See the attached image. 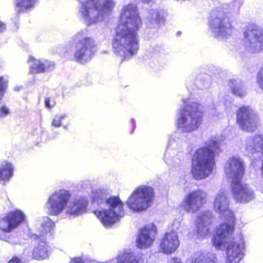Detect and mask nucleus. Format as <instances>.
Segmentation results:
<instances>
[{"label":"nucleus","mask_w":263,"mask_h":263,"mask_svg":"<svg viewBox=\"0 0 263 263\" xmlns=\"http://www.w3.org/2000/svg\"><path fill=\"white\" fill-rule=\"evenodd\" d=\"M13 166L7 161H4L0 165V181L9 180L13 175Z\"/></svg>","instance_id":"nucleus-26"},{"label":"nucleus","mask_w":263,"mask_h":263,"mask_svg":"<svg viewBox=\"0 0 263 263\" xmlns=\"http://www.w3.org/2000/svg\"><path fill=\"white\" fill-rule=\"evenodd\" d=\"M246 151L248 154H258L263 155V136L255 135L246 140L245 143Z\"/></svg>","instance_id":"nucleus-21"},{"label":"nucleus","mask_w":263,"mask_h":263,"mask_svg":"<svg viewBox=\"0 0 263 263\" xmlns=\"http://www.w3.org/2000/svg\"><path fill=\"white\" fill-rule=\"evenodd\" d=\"M224 172L231 184L240 182L245 172L243 160L238 156L230 157L225 164Z\"/></svg>","instance_id":"nucleus-12"},{"label":"nucleus","mask_w":263,"mask_h":263,"mask_svg":"<svg viewBox=\"0 0 263 263\" xmlns=\"http://www.w3.org/2000/svg\"><path fill=\"white\" fill-rule=\"evenodd\" d=\"M242 4V0H235L228 5V12L231 13H238L240 8Z\"/></svg>","instance_id":"nucleus-31"},{"label":"nucleus","mask_w":263,"mask_h":263,"mask_svg":"<svg viewBox=\"0 0 263 263\" xmlns=\"http://www.w3.org/2000/svg\"><path fill=\"white\" fill-rule=\"evenodd\" d=\"M79 34H80V33H78V34L77 35V36L79 35Z\"/></svg>","instance_id":"nucleus-47"},{"label":"nucleus","mask_w":263,"mask_h":263,"mask_svg":"<svg viewBox=\"0 0 263 263\" xmlns=\"http://www.w3.org/2000/svg\"><path fill=\"white\" fill-rule=\"evenodd\" d=\"M94 47V41L91 37H85L79 40L75 45L74 60L81 64L86 62L92 57V49Z\"/></svg>","instance_id":"nucleus-13"},{"label":"nucleus","mask_w":263,"mask_h":263,"mask_svg":"<svg viewBox=\"0 0 263 263\" xmlns=\"http://www.w3.org/2000/svg\"><path fill=\"white\" fill-rule=\"evenodd\" d=\"M205 144L207 147L197 149L194 156L192 172L197 180L208 177L213 173L215 166L214 152L219 151V144L216 140L211 139Z\"/></svg>","instance_id":"nucleus-3"},{"label":"nucleus","mask_w":263,"mask_h":263,"mask_svg":"<svg viewBox=\"0 0 263 263\" xmlns=\"http://www.w3.org/2000/svg\"><path fill=\"white\" fill-rule=\"evenodd\" d=\"M70 198V193L67 191L55 192L48 198L47 204L49 214L57 215L65 208Z\"/></svg>","instance_id":"nucleus-14"},{"label":"nucleus","mask_w":263,"mask_h":263,"mask_svg":"<svg viewBox=\"0 0 263 263\" xmlns=\"http://www.w3.org/2000/svg\"><path fill=\"white\" fill-rule=\"evenodd\" d=\"M140 230H157V228L153 223H149L145 224Z\"/></svg>","instance_id":"nucleus-38"},{"label":"nucleus","mask_w":263,"mask_h":263,"mask_svg":"<svg viewBox=\"0 0 263 263\" xmlns=\"http://www.w3.org/2000/svg\"><path fill=\"white\" fill-rule=\"evenodd\" d=\"M109 1L102 3L100 0H89L82 4L80 12L82 17L89 26L96 24L103 17L105 9L110 10L111 6Z\"/></svg>","instance_id":"nucleus-9"},{"label":"nucleus","mask_w":263,"mask_h":263,"mask_svg":"<svg viewBox=\"0 0 263 263\" xmlns=\"http://www.w3.org/2000/svg\"><path fill=\"white\" fill-rule=\"evenodd\" d=\"M3 220L7 223V229H3L2 230H11L25 221L26 216L21 210H15L8 212Z\"/></svg>","instance_id":"nucleus-20"},{"label":"nucleus","mask_w":263,"mask_h":263,"mask_svg":"<svg viewBox=\"0 0 263 263\" xmlns=\"http://www.w3.org/2000/svg\"><path fill=\"white\" fill-rule=\"evenodd\" d=\"M230 199L226 192L220 190L216 195L213 201V209L218 213L223 221L219 224L217 230H234L235 218L233 212L230 209Z\"/></svg>","instance_id":"nucleus-5"},{"label":"nucleus","mask_w":263,"mask_h":263,"mask_svg":"<svg viewBox=\"0 0 263 263\" xmlns=\"http://www.w3.org/2000/svg\"><path fill=\"white\" fill-rule=\"evenodd\" d=\"M9 114V108L5 105H3L0 107V117H4Z\"/></svg>","instance_id":"nucleus-37"},{"label":"nucleus","mask_w":263,"mask_h":263,"mask_svg":"<svg viewBox=\"0 0 263 263\" xmlns=\"http://www.w3.org/2000/svg\"><path fill=\"white\" fill-rule=\"evenodd\" d=\"M234 198L237 202L246 203L254 198L253 191L247 184H242L240 182L231 184Z\"/></svg>","instance_id":"nucleus-17"},{"label":"nucleus","mask_w":263,"mask_h":263,"mask_svg":"<svg viewBox=\"0 0 263 263\" xmlns=\"http://www.w3.org/2000/svg\"><path fill=\"white\" fill-rule=\"evenodd\" d=\"M6 30V24L0 21V33L4 32Z\"/></svg>","instance_id":"nucleus-42"},{"label":"nucleus","mask_w":263,"mask_h":263,"mask_svg":"<svg viewBox=\"0 0 263 263\" xmlns=\"http://www.w3.org/2000/svg\"><path fill=\"white\" fill-rule=\"evenodd\" d=\"M209 26L213 35L219 39L227 38L232 32L229 18L222 8H217L212 10Z\"/></svg>","instance_id":"nucleus-6"},{"label":"nucleus","mask_w":263,"mask_h":263,"mask_svg":"<svg viewBox=\"0 0 263 263\" xmlns=\"http://www.w3.org/2000/svg\"><path fill=\"white\" fill-rule=\"evenodd\" d=\"M155 197L153 189L146 185L136 187L126 201L127 206L135 212L142 211L148 208Z\"/></svg>","instance_id":"nucleus-8"},{"label":"nucleus","mask_w":263,"mask_h":263,"mask_svg":"<svg viewBox=\"0 0 263 263\" xmlns=\"http://www.w3.org/2000/svg\"><path fill=\"white\" fill-rule=\"evenodd\" d=\"M251 164L254 168H256V167H259L260 165L261 164V169L262 174L263 175V161L262 162L259 159H257V160H256V161L253 160Z\"/></svg>","instance_id":"nucleus-39"},{"label":"nucleus","mask_w":263,"mask_h":263,"mask_svg":"<svg viewBox=\"0 0 263 263\" xmlns=\"http://www.w3.org/2000/svg\"><path fill=\"white\" fill-rule=\"evenodd\" d=\"M257 81L259 87L263 91V68L261 69L258 73Z\"/></svg>","instance_id":"nucleus-36"},{"label":"nucleus","mask_w":263,"mask_h":263,"mask_svg":"<svg viewBox=\"0 0 263 263\" xmlns=\"http://www.w3.org/2000/svg\"><path fill=\"white\" fill-rule=\"evenodd\" d=\"M0 240L12 243L18 242V238L15 231H0Z\"/></svg>","instance_id":"nucleus-29"},{"label":"nucleus","mask_w":263,"mask_h":263,"mask_svg":"<svg viewBox=\"0 0 263 263\" xmlns=\"http://www.w3.org/2000/svg\"><path fill=\"white\" fill-rule=\"evenodd\" d=\"M182 109V132H191L202 123L203 112L196 102H187Z\"/></svg>","instance_id":"nucleus-7"},{"label":"nucleus","mask_w":263,"mask_h":263,"mask_svg":"<svg viewBox=\"0 0 263 263\" xmlns=\"http://www.w3.org/2000/svg\"><path fill=\"white\" fill-rule=\"evenodd\" d=\"M229 85L232 93L235 96L242 98L246 95V88L240 80H231Z\"/></svg>","instance_id":"nucleus-25"},{"label":"nucleus","mask_w":263,"mask_h":263,"mask_svg":"<svg viewBox=\"0 0 263 263\" xmlns=\"http://www.w3.org/2000/svg\"><path fill=\"white\" fill-rule=\"evenodd\" d=\"M203 231H193V232H195L196 233H197V235H199L200 234V233H201Z\"/></svg>","instance_id":"nucleus-46"},{"label":"nucleus","mask_w":263,"mask_h":263,"mask_svg":"<svg viewBox=\"0 0 263 263\" xmlns=\"http://www.w3.org/2000/svg\"><path fill=\"white\" fill-rule=\"evenodd\" d=\"M237 122L240 128L252 132L257 128L258 119L254 111L249 106L240 107L236 112Z\"/></svg>","instance_id":"nucleus-11"},{"label":"nucleus","mask_w":263,"mask_h":263,"mask_svg":"<svg viewBox=\"0 0 263 263\" xmlns=\"http://www.w3.org/2000/svg\"><path fill=\"white\" fill-rule=\"evenodd\" d=\"M180 242L175 231L165 233L159 245V251L166 254L174 252L179 247Z\"/></svg>","instance_id":"nucleus-18"},{"label":"nucleus","mask_w":263,"mask_h":263,"mask_svg":"<svg viewBox=\"0 0 263 263\" xmlns=\"http://www.w3.org/2000/svg\"><path fill=\"white\" fill-rule=\"evenodd\" d=\"M65 117V115L57 116L52 121V125L55 127H60L61 125V120Z\"/></svg>","instance_id":"nucleus-34"},{"label":"nucleus","mask_w":263,"mask_h":263,"mask_svg":"<svg viewBox=\"0 0 263 263\" xmlns=\"http://www.w3.org/2000/svg\"><path fill=\"white\" fill-rule=\"evenodd\" d=\"M259 190L263 193V184H261L259 187Z\"/></svg>","instance_id":"nucleus-45"},{"label":"nucleus","mask_w":263,"mask_h":263,"mask_svg":"<svg viewBox=\"0 0 263 263\" xmlns=\"http://www.w3.org/2000/svg\"><path fill=\"white\" fill-rule=\"evenodd\" d=\"M206 196V193L202 190L191 192L184 198V209L188 212H194L202 205Z\"/></svg>","instance_id":"nucleus-16"},{"label":"nucleus","mask_w":263,"mask_h":263,"mask_svg":"<svg viewBox=\"0 0 263 263\" xmlns=\"http://www.w3.org/2000/svg\"><path fill=\"white\" fill-rule=\"evenodd\" d=\"M172 263H181V259L179 258H174Z\"/></svg>","instance_id":"nucleus-43"},{"label":"nucleus","mask_w":263,"mask_h":263,"mask_svg":"<svg viewBox=\"0 0 263 263\" xmlns=\"http://www.w3.org/2000/svg\"><path fill=\"white\" fill-rule=\"evenodd\" d=\"M212 243L216 250L226 252V263H237L243 257L245 241L239 231H216Z\"/></svg>","instance_id":"nucleus-2"},{"label":"nucleus","mask_w":263,"mask_h":263,"mask_svg":"<svg viewBox=\"0 0 263 263\" xmlns=\"http://www.w3.org/2000/svg\"><path fill=\"white\" fill-rule=\"evenodd\" d=\"M193 263H218V260L215 254L208 253L205 256L196 258Z\"/></svg>","instance_id":"nucleus-30"},{"label":"nucleus","mask_w":263,"mask_h":263,"mask_svg":"<svg viewBox=\"0 0 263 263\" xmlns=\"http://www.w3.org/2000/svg\"><path fill=\"white\" fill-rule=\"evenodd\" d=\"M212 214L210 211H200L198 214L195 220V223L198 228V230H209V226L212 221Z\"/></svg>","instance_id":"nucleus-23"},{"label":"nucleus","mask_w":263,"mask_h":263,"mask_svg":"<svg viewBox=\"0 0 263 263\" xmlns=\"http://www.w3.org/2000/svg\"><path fill=\"white\" fill-rule=\"evenodd\" d=\"M87 202L83 200H77L69 206L67 213L71 215H79L85 211Z\"/></svg>","instance_id":"nucleus-28"},{"label":"nucleus","mask_w":263,"mask_h":263,"mask_svg":"<svg viewBox=\"0 0 263 263\" xmlns=\"http://www.w3.org/2000/svg\"><path fill=\"white\" fill-rule=\"evenodd\" d=\"M8 82L4 80L3 76L0 77V104L2 103L3 97L7 87Z\"/></svg>","instance_id":"nucleus-32"},{"label":"nucleus","mask_w":263,"mask_h":263,"mask_svg":"<svg viewBox=\"0 0 263 263\" xmlns=\"http://www.w3.org/2000/svg\"><path fill=\"white\" fill-rule=\"evenodd\" d=\"M244 45L252 53L260 52L263 49V28L256 24H249L243 32Z\"/></svg>","instance_id":"nucleus-10"},{"label":"nucleus","mask_w":263,"mask_h":263,"mask_svg":"<svg viewBox=\"0 0 263 263\" xmlns=\"http://www.w3.org/2000/svg\"><path fill=\"white\" fill-rule=\"evenodd\" d=\"M36 232H37V233H31L30 237L33 240H41V242L34 248L32 253V256L35 259L43 260L48 257L50 252L49 246L44 241V235L46 234V231Z\"/></svg>","instance_id":"nucleus-15"},{"label":"nucleus","mask_w":263,"mask_h":263,"mask_svg":"<svg viewBox=\"0 0 263 263\" xmlns=\"http://www.w3.org/2000/svg\"><path fill=\"white\" fill-rule=\"evenodd\" d=\"M42 226L43 230H52L54 228L55 224L49 218H47L42 223Z\"/></svg>","instance_id":"nucleus-33"},{"label":"nucleus","mask_w":263,"mask_h":263,"mask_svg":"<svg viewBox=\"0 0 263 263\" xmlns=\"http://www.w3.org/2000/svg\"><path fill=\"white\" fill-rule=\"evenodd\" d=\"M140 1L144 3H149L150 2L153 1V0H140Z\"/></svg>","instance_id":"nucleus-44"},{"label":"nucleus","mask_w":263,"mask_h":263,"mask_svg":"<svg viewBox=\"0 0 263 263\" xmlns=\"http://www.w3.org/2000/svg\"><path fill=\"white\" fill-rule=\"evenodd\" d=\"M36 0H14L15 10L18 14L33 8Z\"/></svg>","instance_id":"nucleus-27"},{"label":"nucleus","mask_w":263,"mask_h":263,"mask_svg":"<svg viewBox=\"0 0 263 263\" xmlns=\"http://www.w3.org/2000/svg\"><path fill=\"white\" fill-rule=\"evenodd\" d=\"M92 202L98 205L105 202L108 209L95 210L93 213L106 227L111 226L125 214L124 203L118 196H110L104 199L99 195L93 197Z\"/></svg>","instance_id":"nucleus-4"},{"label":"nucleus","mask_w":263,"mask_h":263,"mask_svg":"<svg viewBox=\"0 0 263 263\" xmlns=\"http://www.w3.org/2000/svg\"><path fill=\"white\" fill-rule=\"evenodd\" d=\"M69 263H84L80 257H74L72 259Z\"/></svg>","instance_id":"nucleus-40"},{"label":"nucleus","mask_w":263,"mask_h":263,"mask_svg":"<svg viewBox=\"0 0 263 263\" xmlns=\"http://www.w3.org/2000/svg\"><path fill=\"white\" fill-rule=\"evenodd\" d=\"M56 102L54 99L51 100L50 97H46L45 98V107L48 109H51L52 107L55 106Z\"/></svg>","instance_id":"nucleus-35"},{"label":"nucleus","mask_w":263,"mask_h":263,"mask_svg":"<svg viewBox=\"0 0 263 263\" xmlns=\"http://www.w3.org/2000/svg\"><path fill=\"white\" fill-rule=\"evenodd\" d=\"M28 62H33L29 67V73L31 74L48 72L53 70L55 67L53 61L47 59L37 60L32 56L29 57Z\"/></svg>","instance_id":"nucleus-19"},{"label":"nucleus","mask_w":263,"mask_h":263,"mask_svg":"<svg viewBox=\"0 0 263 263\" xmlns=\"http://www.w3.org/2000/svg\"><path fill=\"white\" fill-rule=\"evenodd\" d=\"M118 263H144L145 259L142 254L136 255L132 251L124 252L117 258Z\"/></svg>","instance_id":"nucleus-24"},{"label":"nucleus","mask_w":263,"mask_h":263,"mask_svg":"<svg viewBox=\"0 0 263 263\" xmlns=\"http://www.w3.org/2000/svg\"><path fill=\"white\" fill-rule=\"evenodd\" d=\"M156 236L157 231H140L136 238L137 247L141 249L148 248L154 242Z\"/></svg>","instance_id":"nucleus-22"},{"label":"nucleus","mask_w":263,"mask_h":263,"mask_svg":"<svg viewBox=\"0 0 263 263\" xmlns=\"http://www.w3.org/2000/svg\"><path fill=\"white\" fill-rule=\"evenodd\" d=\"M8 263H23L22 260L17 257H13Z\"/></svg>","instance_id":"nucleus-41"},{"label":"nucleus","mask_w":263,"mask_h":263,"mask_svg":"<svg viewBox=\"0 0 263 263\" xmlns=\"http://www.w3.org/2000/svg\"><path fill=\"white\" fill-rule=\"evenodd\" d=\"M142 24L136 7L127 5L123 7L112 43L113 51L121 58V62L137 53L139 49L138 31Z\"/></svg>","instance_id":"nucleus-1"}]
</instances>
